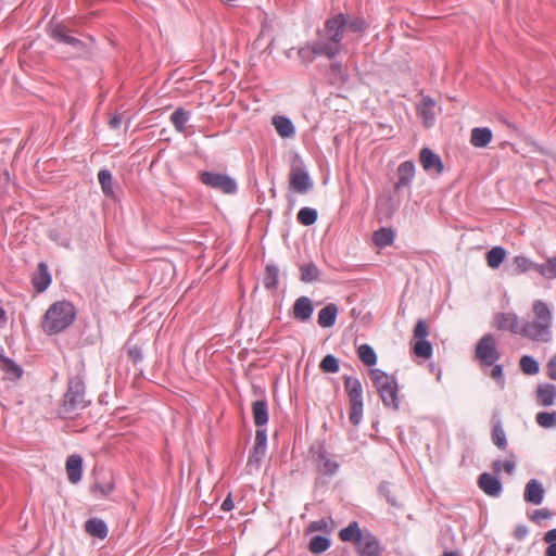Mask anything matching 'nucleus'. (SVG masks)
<instances>
[{
  "label": "nucleus",
  "mask_w": 556,
  "mask_h": 556,
  "mask_svg": "<svg viewBox=\"0 0 556 556\" xmlns=\"http://www.w3.org/2000/svg\"><path fill=\"white\" fill-rule=\"evenodd\" d=\"M368 23L362 17L338 13L325 21L324 29L318 31L323 40L321 51L328 59L336 58L342 50V40L349 35L362 36Z\"/></svg>",
  "instance_id": "f257e3e1"
},
{
  "label": "nucleus",
  "mask_w": 556,
  "mask_h": 556,
  "mask_svg": "<svg viewBox=\"0 0 556 556\" xmlns=\"http://www.w3.org/2000/svg\"><path fill=\"white\" fill-rule=\"evenodd\" d=\"M532 308L534 319L521 323L519 336L534 342L547 343L552 340V312L541 300L534 301Z\"/></svg>",
  "instance_id": "f03ea898"
},
{
  "label": "nucleus",
  "mask_w": 556,
  "mask_h": 556,
  "mask_svg": "<svg viewBox=\"0 0 556 556\" xmlns=\"http://www.w3.org/2000/svg\"><path fill=\"white\" fill-rule=\"evenodd\" d=\"M342 542L353 543L358 556H382L383 547L369 530H362L357 521H351L338 533Z\"/></svg>",
  "instance_id": "7ed1b4c3"
},
{
  "label": "nucleus",
  "mask_w": 556,
  "mask_h": 556,
  "mask_svg": "<svg viewBox=\"0 0 556 556\" xmlns=\"http://www.w3.org/2000/svg\"><path fill=\"white\" fill-rule=\"evenodd\" d=\"M90 404L86 397V386L80 376L71 377L63 402L59 407V415L63 419H72L80 414Z\"/></svg>",
  "instance_id": "20e7f679"
},
{
  "label": "nucleus",
  "mask_w": 556,
  "mask_h": 556,
  "mask_svg": "<svg viewBox=\"0 0 556 556\" xmlns=\"http://www.w3.org/2000/svg\"><path fill=\"white\" fill-rule=\"evenodd\" d=\"M75 318V306L68 301H58L47 309L41 326L47 334L53 336L68 328Z\"/></svg>",
  "instance_id": "39448f33"
},
{
  "label": "nucleus",
  "mask_w": 556,
  "mask_h": 556,
  "mask_svg": "<svg viewBox=\"0 0 556 556\" xmlns=\"http://www.w3.org/2000/svg\"><path fill=\"white\" fill-rule=\"evenodd\" d=\"M368 376L378 392L383 406L395 412L399 410L400 395L396 378L378 368L369 369Z\"/></svg>",
  "instance_id": "423d86ee"
},
{
  "label": "nucleus",
  "mask_w": 556,
  "mask_h": 556,
  "mask_svg": "<svg viewBox=\"0 0 556 556\" xmlns=\"http://www.w3.org/2000/svg\"><path fill=\"white\" fill-rule=\"evenodd\" d=\"M344 391L349 399V420L353 426L359 425L363 418V386L361 380L354 376H343Z\"/></svg>",
  "instance_id": "0eeeda50"
},
{
  "label": "nucleus",
  "mask_w": 556,
  "mask_h": 556,
  "mask_svg": "<svg viewBox=\"0 0 556 556\" xmlns=\"http://www.w3.org/2000/svg\"><path fill=\"white\" fill-rule=\"evenodd\" d=\"M200 180L206 187L219 190L226 194H232L237 190V182L226 174L203 172L200 174Z\"/></svg>",
  "instance_id": "6e6552de"
},
{
  "label": "nucleus",
  "mask_w": 556,
  "mask_h": 556,
  "mask_svg": "<svg viewBox=\"0 0 556 556\" xmlns=\"http://www.w3.org/2000/svg\"><path fill=\"white\" fill-rule=\"evenodd\" d=\"M476 356L483 365L493 366L500 358L494 337L491 333L483 336L476 348Z\"/></svg>",
  "instance_id": "1a4fd4ad"
},
{
  "label": "nucleus",
  "mask_w": 556,
  "mask_h": 556,
  "mask_svg": "<svg viewBox=\"0 0 556 556\" xmlns=\"http://www.w3.org/2000/svg\"><path fill=\"white\" fill-rule=\"evenodd\" d=\"M267 448V432L266 429H256L253 448L248 459V466L260 468L262 460L266 454Z\"/></svg>",
  "instance_id": "9d476101"
},
{
  "label": "nucleus",
  "mask_w": 556,
  "mask_h": 556,
  "mask_svg": "<svg viewBox=\"0 0 556 556\" xmlns=\"http://www.w3.org/2000/svg\"><path fill=\"white\" fill-rule=\"evenodd\" d=\"M115 488L113 476L110 472H103L96 477L90 485V492L97 497L109 496Z\"/></svg>",
  "instance_id": "9b49d317"
},
{
  "label": "nucleus",
  "mask_w": 556,
  "mask_h": 556,
  "mask_svg": "<svg viewBox=\"0 0 556 556\" xmlns=\"http://www.w3.org/2000/svg\"><path fill=\"white\" fill-rule=\"evenodd\" d=\"M289 182L290 189L298 193H306L313 187L307 173L300 167H294L291 169L289 175Z\"/></svg>",
  "instance_id": "f8f14e48"
},
{
  "label": "nucleus",
  "mask_w": 556,
  "mask_h": 556,
  "mask_svg": "<svg viewBox=\"0 0 556 556\" xmlns=\"http://www.w3.org/2000/svg\"><path fill=\"white\" fill-rule=\"evenodd\" d=\"M422 168L428 173L440 175L443 172V163L440 156L433 153L430 149L424 148L419 156Z\"/></svg>",
  "instance_id": "ddd939ff"
},
{
  "label": "nucleus",
  "mask_w": 556,
  "mask_h": 556,
  "mask_svg": "<svg viewBox=\"0 0 556 556\" xmlns=\"http://www.w3.org/2000/svg\"><path fill=\"white\" fill-rule=\"evenodd\" d=\"M495 323L500 330H506L511 333L519 334L521 323L515 313H497L495 315Z\"/></svg>",
  "instance_id": "4468645a"
},
{
  "label": "nucleus",
  "mask_w": 556,
  "mask_h": 556,
  "mask_svg": "<svg viewBox=\"0 0 556 556\" xmlns=\"http://www.w3.org/2000/svg\"><path fill=\"white\" fill-rule=\"evenodd\" d=\"M314 312L312 300L307 296H300L292 307V316L299 321H307Z\"/></svg>",
  "instance_id": "2eb2a0df"
},
{
  "label": "nucleus",
  "mask_w": 556,
  "mask_h": 556,
  "mask_svg": "<svg viewBox=\"0 0 556 556\" xmlns=\"http://www.w3.org/2000/svg\"><path fill=\"white\" fill-rule=\"evenodd\" d=\"M34 289L36 292L41 293L48 289L51 283V275L48 269V265L45 262H40L37 266L36 271L31 279Z\"/></svg>",
  "instance_id": "dca6fc26"
},
{
  "label": "nucleus",
  "mask_w": 556,
  "mask_h": 556,
  "mask_svg": "<svg viewBox=\"0 0 556 556\" xmlns=\"http://www.w3.org/2000/svg\"><path fill=\"white\" fill-rule=\"evenodd\" d=\"M523 498L527 503L533 505L542 504L544 500V489L539 480L531 479L528 481L525 488Z\"/></svg>",
  "instance_id": "f3484780"
},
{
  "label": "nucleus",
  "mask_w": 556,
  "mask_h": 556,
  "mask_svg": "<svg viewBox=\"0 0 556 556\" xmlns=\"http://www.w3.org/2000/svg\"><path fill=\"white\" fill-rule=\"evenodd\" d=\"M478 485L489 496H498L502 491L501 481L489 472L479 476Z\"/></svg>",
  "instance_id": "a211bd4d"
},
{
  "label": "nucleus",
  "mask_w": 556,
  "mask_h": 556,
  "mask_svg": "<svg viewBox=\"0 0 556 556\" xmlns=\"http://www.w3.org/2000/svg\"><path fill=\"white\" fill-rule=\"evenodd\" d=\"M0 369L4 374V378L10 381H16L23 376V368L10 357L0 354Z\"/></svg>",
  "instance_id": "6ab92c4d"
},
{
  "label": "nucleus",
  "mask_w": 556,
  "mask_h": 556,
  "mask_svg": "<svg viewBox=\"0 0 556 556\" xmlns=\"http://www.w3.org/2000/svg\"><path fill=\"white\" fill-rule=\"evenodd\" d=\"M316 462L318 471L326 476L334 475L340 466L339 463L330 459L327 456V451L323 445H320L317 450Z\"/></svg>",
  "instance_id": "aec40b11"
},
{
  "label": "nucleus",
  "mask_w": 556,
  "mask_h": 556,
  "mask_svg": "<svg viewBox=\"0 0 556 556\" xmlns=\"http://www.w3.org/2000/svg\"><path fill=\"white\" fill-rule=\"evenodd\" d=\"M65 468L70 482L78 483L83 476V457L77 454L68 456Z\"/></svg>",
  "instance_id": "412c9836"
},
{
  "label": "nucleus",
  "mask_w": 556,
  "mask_h": 556,
  "mask_svg": "<svg viewBox=\"0 0 556 556\" xmlns=\"http://www.w3.org/2000/svg\"><path fill=\"white\" fill-rule=\"evenodd\" d=\"M535 399L541 406H552L556 399V386L552 383L539 384Z\"/></svg>",
  "instance_id": "4be33fe9"
},
{
  "label": "nucleus",
  "mask_w": 556,
  "mask_h": 556,
  "mask_svg": "<svg viewBox=\"0 0 556 556\" xmlns=\"http://www.w3.org/2000/svg\"><path fill=\"white\" fill-rule=\"evenodd\" d=\"M253 421L257 429H263L268 421V404L266 400H257L252 404Z\"/></svg>",
  "instance_id": "5701e85b"
},
{
  "label": "nucleus",
  "mask_w": 556,
  "mask_h": 556,
  "mask_svg": "<svg viewBox=\"0 0 556 556\" xmlns=\"http://www.w3.org/2000/svg\"><path fill=\"white\" fill-rule=\"evenodd\" d=\"M85 531L91 536L104 540L108 536L109 529L106 523L100 518H90L85 522Z\"/></svg>",
  "instance_id": "b1692460"
},
{
  "label": "nucleus",
  "mask_w": 556,
  "mask_h": 556,
  "mask_svg": "<svg viewBox=\"0 0 556 556\" xmlns=\"http://www.w3.org/2000/svg\"><path fill=\"white\" fill-rule=\"evenodd\" d=\"M379 494L386 498L387 503L394 508H402L396 489L388 481H382L378 488Z\"/></svg>",
  "instance_id": "393cba45"
},
{
  "label": "nucleus",
  "mask_w": 556,
  "mask_h": 556,
  "mask_svg": "<svg viewBox=\"0 0 556 556\" xmlns=\"http://www.w3.org/2000/svg\"><path fill=\"white\" fill-rule=\"evenodd\" d=\"M338 306L333 303L327 304L318 313V325L323 328L332 327L336 324Z\"/></svg>",
  "instance_id": "a878e982"
},
{
  "label": "nucleus",
  "mask_w": 556,
  "mask_h": 556,
  "mask_svg": "<svg viewBox=\"0 0 556 556\" xmlns=\"http://www.w3.org/2000/svg\"><path fill=\"white\" fill-rule=\"evenodd\" d=\"M51 36L55 41L73 47L76 53H80L84 50V45L79 39L71 36L68 33H66L64 29L60 27L55 28L52 31Z\"/></svg>",
  "instance_id": "bb28decb"
},
{
  "label": "nucleus",
  "mask_w": 556,
  "mask_h": 556,
  "mask_svg": "<svg viewBox=\"0 0 556 556\" xmlns=\"http://www.w3.org/2000/svg\"><path fill=\"white\" fill-rule=\"evenodd\" d=\"M321 48L323 40H319L318 42H316V45H305L304 47L299 49L298 55L303 63L308 64L312 63L317 55H324Z\"/></svg>",
  "instance_id": "cd10ccee"
},
{
  "label": "nucleus",
  "mask_w": 556,
  "mask_h": 556,
  "mask_svg": "<svg viewBox=\"0 0 556 556\" xmlns=\"http://www.w3.org/2000/svg\"><path fill=\"white\" fill-rule=\"evenodd\" d=\"M397 173H399V180L395 186L396 189L408 186L415 175L414 163L410 161L401 163L397 168Z\"/></svg>",
  "instance_id": "c85d7f7f"
},
{
  "label": "nucleus",
  "mask_w": 556,
  "mask_h": 556,
  "mask_svg": "<svg viewBox=\"0 0 556 556\" xmlns=\"http://www.w3.org/2000/svg\"><path fill=\"white\" fill-rule=\"evenodd\" d=\"M493 134L491 129L483 128H473L471 130L470 143L476 148H484L492 140Z\"/></svg>",
  "instance_id": "c756f323"
},
{
  "label": "nucleus",
  "mask_w": 556,
  "mask_h": 556,
  "mask_svg": "<svg viewBox=\"0 0 556 556\" xmlns=\"http://www.w3.org/2000/svg\"><path fill=\"white\" fill-rule=\"evenodd\" d=\"M273 125L278 135L282 138H290L295 132L292 122L286 116H274Z\"/></svg>",
  "instance_id": "7c9ffc66"
},
{
  "label": "nucleus",
  "mask_w": 556,
  "mask_h": 556,
  "mask_svg": "<svg viewBox=\"0 0 556 556\" xmlns=\"http://www.w3.org/2000/svg\"><path fill=\"white\" fill-rule=\"evenodd\" d=\"M493 444L500 450L505 451L507 447V439L505 431L502 427L501 420L493 417L492 418V433H491Z\"/></svg>",
  "instance_id": "2f4dec72"
},
{
  "label": "nucleus",
  "mask_w": 556,
  "mask_h": 556,
  "mask_svg": "<svg viewBox=\"0 0 556 556\" xmlns=\"http://www.w3.org/2000/svg\"><path fill=\"white\" fill-rule=\"evenodd\" d=\"M538 274L547 280L556 279V253L546 256L543 263H539Z\"/></svg>",
  "instance_id": "473e14b6"
},
{
  "label": "nucleus",
  "mask_w": 556,
  "mask_h": 556,
  "mask_svg": "<svg viewBox=\"0 0 556 556\" xmlns=\"http://www.w3.org/2000/svg\"><path fill=\"white\" fill-rule=\"evenodd\" d=\"M434 108L435 102L429 97H425L418 105V113L424 117L426 126H430L434 119Z\"/></svg>",
  "instance_id": "72a5a7b5"
},
{
  "label": "nucleus",
  "mask_w": 556,
  "mask_h": 556,
  "mask_svg": "<svg viewBox=\"0 0 556 556\" xmlns=\"http://www.w3.org/2000/svg\"><path fill=\"white\" fill-rule=\"evenodd\" d=\"M357 355L365 366L372 367L377 364V354L375 350L367 343H364L357 348Z\"/></svg>",
  "instance_id": "f704fd0d"
},
{
  "label": "nucleus",
  "mask_w": 556,
  "mask_h": 556,
  "mask_svg": "<svg viewBox=\"0 0 556 556\" xmlns=\"http://www.w3.org/2000/svg\"><path fill=\"white\" fill-rule=\"evenodd\" d=\"M514 265H515V270L517 271V274H526L530 270H534L538 273L539 263L533 262L532 260H530L523 255L515 256Z\"/></svg>",
  "instance_id": "c9c22d12"
},
{
  "label": "nucleus",
  "mask_w": 556,
  "mask_h": 556,
  "mask_svg": "<svg viewBox=\"0 0 556 556\" xmlns=\"http://www.w3.org/2000/svg\"><path fill=\"white\" fill-rule=\"evenodd\" d=\"M278 273L279 269L273 264H268L265 267L263 283L267 290H275L278 285Z\"/></svg>",
  "instance_id": "e433bc0d"
},
{
  "label": "nucleus",
  "mask_w": 556,
  "mask_h": 556,
  "mask_svg": "<svg viewBox=\"0 0 556 556\" xmlns=\"http://www.w3.org/2000/svg\"><path fill=\"white\" fill-rule=\"evenodd\" d=\"M331 545V541L324 535H315L311 539L308 549L312 554L318 555L326 552Z\"/></svg>",
  "instance_id": "4c0bfd02"
},
{
  "label": "nucleus",
  "mask_w": 556,
  "mask_h": 556,
  "mask_svg": "<svg viewBox=\"0 0 556 556\" xmlns=\"http://www.w3.org/2000/svg\"><path fill=\"white\" fill-rule=\"evenodd\" d=\"M101 189L106 197L114 198L113 177L110 170L101 169L98 173Z\"/></svg>",
  "instance_id": "58836bf2"
},
{
  "label": "nucleus",
  "mask_w": 556,
  "mask_h": 556,
  "mask_svg": "<svg viewBox=\"0 0 556 556\" xmlns=\"http://www.w3.org/2000/svg\"><path fill=\"white\" fill-rule=\"evenodd\" d=\"M506 257V251L501 245H495L486 253V262L491 268H497Z\"/></svg>",
  "instance_id": "ea45409f"
},
{
  "label": "nucleus",
  "mask_w": 556,
  "mask_h": 556,
  "mask_svg": "<svg viewBox=\"0 0 556 556\" xmlns=\"http://www.w3.org/2000/svg\"><path fill=\"white\" fill-rule=\"evenodd\" d=\"M301 277L300 279L303 282H313L319 278V269L318 267L313 263L309 262L307 264H302L300 266Z\"/></svg>",
  "instance_id": "a19ab883"
},
{
  "label": "nucleus",
  "mask_w": 556,
  "mask_h": 556,
  "mask_svg": "<svg viewBox=\"0 0 556 556\" xmlns=\"http://www.w3.org/2000/svg\"><path fill=\"white\" fill-rule=\"evenodd\" d=\"M520 369L523 374L533 376L539 374L540 364L530 355H523L519 362Z\"/></svg>",
  "instance_id": "79ce46f5"
},
{
  "label": "nucleus",
  "mask_w": 556,
  "mask_h": 556,
  "mask_svg": "<svg viewBox=\"0 0 556 556\" xmlns=\"http://www.w3.org/2000/svg\"><path fill=\"white\" fill-rule=\"evenodd\" d=\"M319 368L324 372L336 374L340 369L339 359L332 354H327L321 359Z\"/></svg>",
  "instance_id": "37998d69"
},
{
  "label": "nucleus",
  "mask_w": 556,
  "mask_h": 556,
  "mask_svg": "<svg viewBox=\"0 0 556 556\" xmlns=\"http://www.w3.org/2000/svg\"><path fill=\"white\" fill-rule=\"evenodd\" d=\"M395 239L394 231L392 228H380L372 235L374 243H393Z\"/></svg>",
  "instance_id": "c03bdc74"
},
{
  "label": "nucleus",
  "mask_w": 556,
  "mask_h": 556,
  "mask_svg": "<svg viewBox=\"0 0 556 556\" xmlns=\"http://www.w3.org/2000/svg\"><path fill=\"white\" fill-rule=\"evenodd\" d=\"M298 220L304 226H311L317 220V211L311 207H303L298 213Z\"/></svg>",
  "instance_id": "a18cd8bd"
},
{
  "label": "nucleus",
  "mask_w": 556,
  "mask_h": 556,
  "mask_svg": "<svg viewBox=\"0 0 556 556\" xmlns=\"http://www.w3.org/2000/svg\"><path fill=\"white\" fill-rule=\"evenodd\" d=\"M535 420L542 428L556 427V412H540L536 414Z\"/></svg>",
  "instance_id": "49530a36"
},
{
  "label": "nucleus",
  "mask_w": 556,
  "mask_h": 556,
  "mask_svg": "<svg viewBox=\"0 0 556 556\" xmlns=\"http://www.w3.org/2000/svg\"><path fill=\"white\" fill-rule=\"evenodd\" d=\"M188 119H189V114H188V112L184 111L182 109L176 110L170 116V121H172L174 127L176 128V130H178V131H184Z\"/></svg>",
  "instance_id": "de8ad7c7"
},
{
  "label": "nucleus",
  "mask_w": 556,
  "mask_h": 556,
  "mask_svg": "<svg viewBox=\"0 0 556 556\" xmlns=\"http://www.w3.org/2000/svg\"><path fill=\"white\" fill-rule=\"evenodd\" d=\"M414 353L418 357L429 358L432 355V345L426 339L417 340L414 345Z\"/></svg>",
  "instance_id": "09e8293b"
},
{
  "label": "nucleus",
  "mask_w": 556,
  "mask_h": 556,
  "mask_svg": "<svg viewBox=\"0 0 556 556\" xmlns=\"http://www.w3.org/2000/svg\"><path fill=\"white\" fill-rule=\"evenodd\" d=\"M128 358L132 362L134 365L138 364L142 361L143 355L141 348L136 344H130L129 342L126 344Z\"/></svg>",
  "instance_id": "8fccbe9b"
},
{
  "label": "nucleus",
  "mask_w": 556,
  "mask_h": 556,
  "mask_svg": "<svg viewBox=\"0 0 556 556\" xmlns=\"http://www.w3.org/2000/svg\"><path fill=\"white\" fill-rule=\"evenodd\" d=\"M492 469L495 473H500L502 470H505L508 475H511L515 470V463L509 460L502 462L497 459L493 462Z\"/></svg>",
  "instance_id": "3c124183"
},
{
  "label": "nucleus",
  "mask_w": 556,
  "mask_h": 556,
  "mask_svg": "<svg viewBox=\"0 0 556 556\" xmlns=\"http://www.w3.org/2000/svg\"><path fill=\"white\" fill-rule=\"evenodd\" d=\"M429 334L427 323L424 319H418L414 329V338L417 340L426 339Z\"/></svg>",
  "instance_id": "603ef678"
},
{
  "label": "nucleus",
  "mask_w": 556,
  "mask_h": 556,
  "mask_svg": "<svg viewBox=\"0 0 556 556\" xmlns=\"http://www.w3.org/2000/svg\"><path fill=\"white\" fill-rule=\"evenodd\" d=\"M551 517L552 511L548 508L535 509L531 515H529V519L535 523H540L541 520L549 519Z\"/></svg>",
  "instance_id": "864d4df0"
},
{
  "label": "nucleus",
  "mask_w": 556,
  "mask_h": 556,
  "mask_svg": "<svg viewBox=\"0 0 556 556\" xmlns=\"http://www.w3.org/2000/svg\"><path fill=\"white\" fill-rule=\"evenodd\" d=\"M327 521L325 519L316 520L309 523L307 530L313 531H326L327 530Z\"/></svg>",
  "instance_id": "5fc2aeb1"
},
{
  "label": "nucleus",
  "mask_w": 556,
  "mask_h": 556,
  "mask_svg": "<svg viewBox=\"0 0 556 556\" xmlns=\"http://www.w3.org/2000/svg\"><path fill=\"white\" fill-rule=\"evenodd\" d=\"M547 376L556 380V354L546 364Z\"/></svg>",
  "instance_id": "6e6d98bb"
},
{
  "label": "nucleus",
  "mask_w": 556,
  "mask_h": 556,
  "mask_svg": "<svg viewBox=\"0 0 556 556\" xmlns=\"http://www.w3.org/2000/svg\"><path fill=\"white\" fill-rule=\"evenodd\" d=\"M491 377L496 380L504 383V377H503V367L502 365H494L491 370Z\"/></svg>",
  "instance_id": "4d7b16f0"
},
{
  "label": "nucleus",
  "mask_w": 556,
  "mask_h": 556,
  "mask_svg": "<svg viewBox=\"0 0 556 556\" xmlns=\"http://www.w3.org/2000/svg\"><path fill=\"white\" fill-rule=\"evenodd\" d=\"M528 534V528L525 525H518L514 530V536L515 539L521 541L523 540Z\"/></svg>",
  "instance_id": "13d9d810"
},
{
  "label": "nucleus",
  "mask_w": 556,
  "mask_h": 556,
  "mask_svg": "<svg viewBox=\"0 0 556 556\" xmlns=\"http://www.w3.org/2000/svg\"><path fill=\"white\" fill-rule=\"evenodd\" d=\"M235 504L230 495H228L222 503L220 509L224 511H230Z\"/></svg>",
  "instance_id": "bf43d9fd"
},
{
  "label": "nucleus",
  "mask_w": 556,
  "mask_h": 556,
  "mask_svg": "<svg viewBox=\"0 0 556 556\" xmlns=\"http://www.w3.org/2000/svg\"><path fill=\"white\" fill-rule=\"evenodd\" d=\"M544 542L555 543L556 542V528L547 531L543 536Z\"/></svg>",
  "instance_id": "052dcab7"
},
{
  "label": "nucleus",
  "mask_w": 556,
  "mask_h": 556,
  "mask_svg": "<svg viewBox=\"0 0 556 556\" xmlns=\"http://www.w3.org/2000/svg\"><path fill=\"white\" fill-rule=\"evenodd\" d=\"M547 544L548 546L545 549V556H556V542Z\"/></svg>",
  "instance_id": "680f3d73"
},
{
  "label": "nucleus",
  "mask_w": 556,
  "mask_h": 556,
  "mask_svg": "<svg viewBox=\"0 0 556 556\" xmlns=\"http://www.w3.org/2000/svg\"><path fill=\"white\" fill-rule=\"evenodd\" d=\"M110 125L113 127V128H117L118 125H119V119L114 117L110 121Z\"/></svg>",
  "instance_id": "e2e57ef3"
},
{
  "label": "nucleus",
  "mask_w": 556,
  "mask_h": 556,
  "mask_svg": "<svg viewBox=\"0 0 556 556\" xmlns=\"http://www.w3.org/2000/svg\"><path fill=\"white\" fill-rule=\"evenodd\" d=\"M442 556H459L457 552L451 551V552H444Z\"/></svg>",
  "instance_id": "0e129e2a"
},
{
  "label": "nucleus",
  "mask_w": 556,
  "mask_h": 556,
  "mask_svg": "<svg viewBox=\"0 0 556 556\" xmlns=\"http://www.w3.org/2000/svg\"><path fill=\"white\" fill-rule=\"evenodd\" d=\"M333 70H338V71H340V70H341V64H334V65H333Z\"/></svg>",
  "instance_id": "69168bd1"
},
{
  "label": "nucleus",
  "mask_w": 556,
  "mask_h": 556,
  "mask_svg": "<svg viewBox=\"0 0 556 556\" xmlns=\"http://www.w3.org/2000/svg\"><path fill=\"white\" fill-rule=\"evenodd\" d=\"M110 252H111V254H112L113 256H115V251H114V250H110Z\"/></svg>",
  "instance_id": "338daca9"
}]
</instances>
